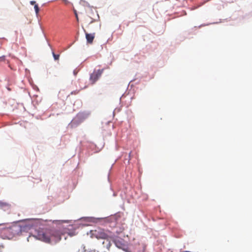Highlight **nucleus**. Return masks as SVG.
<instances>
[{"label":"nucleus","instance_id":"nucleus-8","mask_svg":"<svg viewBox=\"0 0 252 252\" xmlns=\"http://www.w3.org/2000/svg\"><path fill=\"white\" fill-rule=\"evenodd\" d=\"M34 9H35V11L36 12V14H38V12H39V8L38 7V6L37 4H35L34 6Z\"/></svg>","mask_w":252,"mask_h":252},{"label":"nucleus","instance_id":"nucleus-10","mask_svg":"<svg viewBox=\"0 0 252 252\" xmlns=\"http://www.w3.org/2000/svg\"><path fill=\"white\" fill-rule=\"evenodd\" d=\"M79 93V91H75L71 93V94H77Z\"/></svg>","mask_w":252,"mask_h":252},{"label":"nucleus","instance_id":"nucleus-2","mask_svg":"<svg viewBox=\"0 0 252 252\" xmlns=\"http://www.w3.org/2000/svg\"><path fill=\"white\" fill-rule=\"evenodd\" d=\"M108 231L101 228H97L91 231V237L97 239H105L109 238Z\"/></svg>","mask_w":252,"mask_h":252},{"label":"nucleus","instance_id":"nucleus-4","mask_svg":"<svg viewBox=\"0 0 252 252\" xmlns=\"http://www.w3.org/2000/svg\"><path fill=\"white\" fill-rule=\"evenodd\" d=\"M104 69L94 70L93 72L90 74V82L91 85H94L101 77L103 72Z\"/></svg>","mask_w":252,"mask_h":252},{"label":"nucleus","instance_id":"nucleus-15","mask_svg":"<svg viewBox=\"0 0 252 252\" xmlns=\"http://www.w3.org/2000/svg\"><path fill=\"white\" fill-rule=\"evenodd\" d=\"M93 22H94V20H92L91 21V23H93Z\"/></svg>","mask_w":252,"mask_h":252},{"label":"nucleus","instance_id":"nucleus-7","mask_svg":"<svg viewBox=\"0 0 252 252\" xmlns=\"http://www.w3.org/2000/svg\"><path fill=\"white\" fill-rule=\"evenodd\" d=\"M0 209L4 211L10 209V205L7 203L0 201Z\"/></svg>","mask_w":252,"mask_h":252},{"label":"nucleus","instance_id":"nucleus-12","mask_svg":"<svg viewBox=\"0 0 252 252\" xmlns=\"http://www.w3.org/2000/svg\"><path fill=\"white\" fill-rule=\"evenodd\" d=\"M65 4L68 3V1L67 0H62Z\"/></svg>","mask_w":252,"mask_h":252},{"label":"nucleus","instance_id":"nucleus-3","mask_svg":"<svg viewBox=\"0 0 252 252\" xmlns=\"http://www.w3.org/2000/svg\"><path fill=\"white\" fill-rule=\"evenodd\" d=\"M115 246L125 252H131L128 243L121 238L115 239L114 241Z\"/></svg>","mask_w":252,"mask_h":252},{"label":"nucleus","instance_id":"nucleus-11","mask_svg":"<svg viewBox=\"0 0 252 252\" xmlns=\"http://www.w3.org/2000/svg\"><path fill=\"white\" fill-rule=\"evenodd\" d=\"M35 3H36V2L35 1H30V3L32 5H35V4H36Z\"/></svg>","mask_w":252,"mask_h":252},{"label":"nucleus","instance_id":"nucleus-1","mask_svg":"<svg viewBox=\"0 0 252 252\" xmlns=\"http://www.w3.org/2000/svg\"><path fill=\"white\" fill-rule=\"evenodd\" d=\"M35 237L38 240L48 243H56L61 239L60 231L55 229H38Z\"/></svg>","mask_w":252,"mask_h":252},{"label":"nucleus","instance_id":"nucleus-9","mask_svg":"<svg viewBox=\"0 0 252 252\" xmlns=\"http://www.w3.org/2000/svg\"><path fill=\"white\" fill-rule=\"evenodd\" d=\"M53 56L54 57L55 60H58L59 59V57H60L59 55H56L53 52Z\"/></svg>","mask_w":252,"mask_h":252},{"label":"nucleus","instance_id":"nucleus-14","mask_svg":"<svg viewBox=\"0 0 252 252\" xmlns=\"http://www.w3.org/2000/svg\"><path fill=\"white\" fill-rule=\"evenodd\" d=\"M4 223H0V226L2 225H4Z\"/></svg>","mask_w":252,"mask_h":252},{"label":"nucleus","instance_id":"nucleus-5","mask_svg":"<svg viewBox=\"0 0 252 252\" xmlns=\"http://www.w3.org/2000/svg\"><path fill=\"white\" fill-rule=\"evenodd\" d=\"M86 34V38L87 41V42L89 44H92L93 42V40L95 37V33H88L86 32V31L84 30Z\"/></svg>","mask_w":252,"mask_h":252},{"label":"nucleus","instance_id":"nucleus-13","mask_svg":"<svg viewBox=\"0 0 252 252\" xmlns=\"http://www.w3.org/2000/svg\"><path fill=\"white\" fill-rule=\"evenodd\" d=\"M75 16H76V19H77V20H78V15H77V13H75Z\"/></svg>","mask_w":252,"mask_h":252},{"label":"nucleus","instance_id":"nucleus-6","mask_svg":"<svg viewBox=\"0 0 252 252\" xmlns=\"http://www.w3.org/2000/svg\"><path fill=\"white\" fill-rule=\"evenodd\" d=\"M110 237L109 236V238L105 239V240L102 243V245L103 248H106L108 250H109L110 249V247L111 246V243L110 241Z\"/></svg>","mask_w":252,"mask_h":252},{"label":"nucleus","instance_id":"nucleus-16","mask_svg":"<svg viewBox=\"0 0 252 252\" xmlns=\"http://www.w3.org/2000/svg\"><path fill=\"white\" fill-rule=\"evenodd\" d=\"M74 75L76 74V72H75V71H74Z\"/></svg>","mask_w":252,"mask_h":252}]
</instances>
